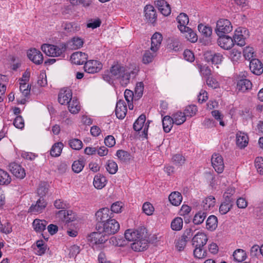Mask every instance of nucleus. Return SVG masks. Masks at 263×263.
I'll list each match as a JSON object with an SVG mask.
<instances>
[{
	"label": "nucleus",
	"instance_id": "f257e3e1",
	"mask_svg": "<svg viewBox=\"0 0 263 263\" xmlns=\"http://www.w3.org/2000/svg\"><path fill=\"white\" fill-rule=\"evenodd\" d=\"M110 73L113 78L119 80L120 83L123 86L129 83L131 73L134 74L133 71H129L125 67L119 64L111 66Z\"/></svg>",
	"mask_w": 263,
	"mask_h": 263
},
{
	"label": "nucleus",
	"instance_id": "f03ea898",
	"mask_svg": "<svg viewBox=\"0 0 263 263\" xmlns=\"http://www.w3.org/2000/svg\"><path fill=\"white\" fill-rule=\"evenodd\" d=\"M41 49L47 55L57 57L61 56L65 52L66 46L64 44L58 45L45 44L42 46Z\"/></svg>",
	"mask_w": 263,
	"mask_h": 263
},
{
	"label": "nucleus",
	"instance_id": "7ed1b4c3",
	"mask_svg": "<svg viewBox=\"0 0 263 263\" xmlns=\"http://www.w3.org/2000/svg\"><path fill=\"white\" fill-rule=\"evenodd\" d=\"M147 235L146 230L144 227H140L137 230H127L124 234L125 239L129 241H134L140 237L146 238Z\"/></svg>",
	"mask_w": 263,
	"mask_h": 263
},
{
	"label": "nucleus",
	"instance_id": "20e7f679",
	"mask_svg": "<svg viewBox=\"0 0 263 263\" xmlns=\"http://www.w3.org/2000/svg\"><path fill=\"white\" fill-rule=\"evenodd\" d=\"M232 30L231 23L227 19H220L216 24L215 32L218 36H223Z\"/></svg>",
	"mask_w": 263,
	"mask_h": 263
},
{
	"label": "nucleus",
	"instance_id": "39448f33",
	"mask_svg": "<svg viewBox=\"0 0 263 263\" xmlns=\"http://www.w3.org/2000/svg\"><path fill=\"white\" fill-rule=\"evenodd\" d=\"M96 219L98 222L97 227L100 230L102 224L111 219L112 213L110 212L108 208H103L98 210L96 213Z\"/></svg>",
	"mask_w": 263,
	"mask_h": 263
},
{
	"label": "nucleus",
	"instance_id": "423d86ee",
	"mask_svg": "<svg viewBox=\"0 0 263 263\" xmlns=\"http://www.w3.org/2000/svg\"><path fill=\"white\" fill-rule=\"evenodd\" d=\"M102 227L103 233L107 235L115 234L120 229V224L115 219H111L104 223L102 224Z\"/></svg>",
	"mask_w": 263,
	"mask_h": 263
},
{
	"label": "nucleus",
	"instance_id": "0eeeda50",
	"mask_svg": "<svg viewBox=\"0 0 263 263\" xmlns=\"http://www.w3.org/2000/svg\"><path fill=\"white\" fill-rule=\"evenodd\" d=\"M102 68V63L99 61L93 60L86 61L84 66V71L89 73H97Z\"/></svg>",
	"mask_w": 263,
	"mask_h": 263
},
{
	"label": "nucleus",
	"instance_id": "6e6552de",
	"mask_svg": "<svg viewBox=\"0 0 263 263\" xmlns=\"http://www.w3.org/2000/svg\"><path fill=\"white\" fill-rule=\"evenodd\" d=\"M9 170L16 178L23 179L26 176L25 171L21 165L15 162H11L9 164Z\"/></svg>",
	"mask_w": 263,
	"mask_h": 263
},
{
	"label": "nucleus",
	"instance_id": "1a4fd4ad",
	"mask_svg": "<svg viewBox=\"0 0 263 263\" xmlns=\"http://www.w3.org/2000/svg\"><path fill=\"white\" fill-rule=\"evenodd\" d=\"M148 235L146 238L140 237L138 239L134 241V242L131 244L132 249L135 251H143L146 249L148 247Z\"/></svg>",
	"mask_w": 263,
	"mask_h": 263
},
{
	"label": "nucleus",
	"instance_id": "9d476101",
	"mask_svg": "<svg viewBox=\"0 0 263 263\" xmlns=\"http://www.w3.org/2000/svg\"><path fill=\"white\" fill-rule=\"evenodd\" d=\"M212 164L215 170L218 173H221L224 169V163L222 157L218 154H214L211 158Z\"/></svg>",
	"mask_w": 263,
	"mask_h": 263
},
{
	"label": "nucleus",
	"instance_id": "9b49d317",
	"mask_svg": "<svg viewBox=\"0 0 263 263\" xmlns=\"http://www.w3.org/2000/svg\"><path fill=\"white\" fill-rule=\"evenodd\" d=\"M47 205L46 201L42 198H40L35 204H32L28 210V212L33 214L41 213L45 209Z\"/></svg>",
	"mask_w": 263,
	"mask_h": 263
},
{
	"label": "nucleus",
	"instance_id": "f8f14e48",
	"mask_svg": "<svg viewBox=\"0 0 263 263\" xmlns=\"http://www.w3.org/2000/svg\"><path fill=\"white\" fill-rule=\"evenodd\" d=\"M72 91L69 88L62 89L59 94L58 101L62 105L66 104L71 101L72 98Z\"/></svg>",
	"mask_w": 263,
	"mask_h": 263
},
{
	"label": "nucleus",
	"instance_id": "ddd939ff",
	"mask_svg": "<svg viewBox=\"0 0 263 263\" xmlns=\"http://www.w3.org/2000/svg\"><path fill=\"white\" fill-rule=\"evenodd\" d=\"M27 56L35 64L40 65L43 63V54L41 51L35 48L29 50L27 52Z\"/></svg>",
	"mask_w": 263,
	"mask_h": 263
},
{
	"label": "nucleus",
	"instance_id": "4468645a",
	"mask_svg": "<svg viewBox=\"0 0 263 263\" xmlns=\"http://www.w3.org/2000/svg\"><path fill=\"white\" fill-rule=\"evenodd\" d=\"M87 59L88 55L81 51L75 52L73 53L70 57L71 62L76 65L85 64Z\"/></svg>",
	"mask_w": 263,
	"mask_h": 263
},
{
	"label": "nucleus",
	"instance_id": "2eb2a0df",
	"mask_svg": "<svg viewBox=\"0 0 263 263\" xmlns=\"http://www.w3.org/2000/svg\"><path fill=\"white\" fill-rule=\"evenodd\" d=\"M208 240V237L204 233L198 232L192 238V245L194 247H203Z\"/></svg>",
	"mask_w": 263,
	"mask_h": 263
},
{
	"label": "nucleus",
	"instance_id": "dca6fc26",
	"mask_svg": "<svg viewBox=\"0 0 263 263\" xmlns=\"http://www.w3.org/2000/svg\"><path fill=\"white\" fill-rule=\"evenodd\" d=\"M127 112V107L125 102L122 100L118 101L116 104L115 113L118 119H123Z\"/></svg>",
	"mask_w": 263,
	"mask_h": 263
},
{
	"label": "nucleus",
	"instance_id": "f3484780",
	"mask_svg": "<svg viewBox=\"0 0 263 263\" xmlns=\"http://www.w3.org/2000/svg\"><path fill=\"white\" fill-rule=\"evenodd\" d=\"M145 16L147 21L154 24L157 20L156 11L154 7L151 5H146L144 8Z\"/></svg>",
	"mask_w": 263,
	"mask_h": 263
},
{
	"label": "nucleus",
	"instance_id": "a211bd4d",
	"mask_svg": "<svg viewBox=\"0 0 263 263\" xmlns=\"http://www.w3.org/2000/svg\"><path fill=\"white\" fill-rule=\"evenodd\" d=\"M219 37L218 43L221 48L228 50L231 49L234 45L233 39L231 37L225 35Z\"/></svg>",
	"mask_w": 263,
	"mask_h": 263
},
{
	"label": "nucleus",
	"instance_id": "6ab92c4d",
	"mask_svg": "<svg viewBox=\"0 0 263 263\" xmlns=\"http://www.w3.org/2000/svg\"><path fill=\"white\" fill-rule=\"evenodd\" d=\"M250 69L253 73L256 75H259L263 72L262 63L259 60L256 59L251 60L250 62Z\"/></svg>",
	"mask_w": 263,
	"mask_h": 263
},
{
	"label": "nucleus",
	"instance_id": "aec40b11",
	"mask_svg": "<svg viewBox=\"0 0 263 263\" xmlns=\"http://www.w3.org/2000/svg\"><path fill=\"white\" fill-rule=\"evenodd\" d=\"M160 12L164 16H168L171 12L170 5L164 0H158L156 2Z\"/></svg>",
	"mask_w": 263,
	"mask_h": 263
},
{
	"label": "nucleus",
	"instance_id": "412c9836",
	"mask_svg": "<svg viewBox=\"0 0 263 263\" xmlns=\"http://www.w3.org/2000/svg\"><path fill=\"white\" fill-rule=\"evenodd\" d=\"M162 41V36L160 33L156 32L154 33L151 37V51H157L160 47Z\"/></svg>",
	"mask_w": 263,
	"mask_h": 263
},
{
	"label": "nucleus",
	"instance_id": "4be33fe9",
	"mask_svg": "<svg viewBox=\"0 0 263 263\" xmlns=\"http://www.w3.org/2000/svg\"><path fill=\"white\" fill-rule=\"evenodd\" d=\"M204 55L207 62H211L212 64H220L222 59V55L220 53H217L213 54L210 51L206 52Z\"/></svg>",
	"mask_w": 263,
	"mask_h": 263
},
{
	"label": "nucleus",
	"instance_id": "5701e85b",
	"mask_svg": "<svg viewBox=\"0 0 263 263\" xmlns=\"http://www.w3.org/2000/svg\"><path fill=\"white\" fill-rule=\"evenodd\" d=\"M249 142L248 135L242 132H239L236 134V144L240 148L246 147Z\"/></svg>",
	"mask_w": 263,
	"mask_h": 263
},
{
	"label": "nucleus",
	"instance_id": "b1692460",
	"mask_svg": "<svg viewBox=\"0 0 263 263\" xmlns=\"http://www.w3.org/2000/svg\"><path fill=\"white\" fill-rule=\"evenodd\" d=\"M252 87V83L248 79H240L238 80L237 89L239 91L245 92L249 89H251Z\"/></svg>",
	"mask_w": 263,
	"mask_h": 263
},
{
	"label": "nucleus",
	"instance_id": "393cba45",
	"mask_svg": "<svg viewBox=\"0 0 263 263\" xmlns=\"http://www.w3.org/2000/svg\"><path fill=\"white\" fill-rule=\"evenodd\" d=\"M57 215L59 217L66 222L72 221L74 219V216L72 215L71 211L61 210L58 212Z\"/></svg>",
	"mask_w": 263,
	"mask_h": 263
},
{
	"label": "nucleus",
	"instance_id": "a878e982",
	"mask_svg": "<svg viewBox=\"0 0 263 263\" xmlns=\"http://www.w3.org/2000/svg\"><path fill=\"white\" fill-rule=\"evenodd\" d=\"M182 32H184L185 38L191 42L195 43L197 41V35L191 28L188 27H184Z\"/></svg>",
	"mask_w": 263,
	"mask_h": 263
},
{
	"label": "nucleus",
	"instance_id": "bb28decb",
	"mask_svg": "<svg viewBox=\"0 0 263 263\" xmlns=\"http://www.w3.org/2000/svg\"><path fill=\"white\" fill-rule=\"evenodd\" d=\"M66 105H68L69 111L73 114H76L80 110V105L78 100L73 98L71 101L68 102Z\"/></svg>",
	"mask_w": 263,
	"mask_h": 263
},
{
	"label": "nucleus",
	"instance_id": "cd10ccee",
	"mask_svg": "<svg viewBox=\"0 0 263 263\" xmlns=\"http://www.w3.org/2000/svg\"><path fill=\"white\" fill-rule=\"evenodd\" d=\"M107 235H105L104 233L101 232H93L91 235L92 241H93L96 244H101L105 242L107 238Z\"/></svg>",
	"mask_w": 263,
	"mask_h": 263
},
{
	"label": "nucleus",
	"instance_id": "c85d7f7f",
	"mask_svg": "<svg viewBox=\"0 0 263 263\" xmlns=\"http://www.w3.org/2000/svg\"><path fill=\"white\" fill-rule=\"evenodd\" d=\"M168 199L173 205L178 206L181 203L182 197L180 193L174 192L170 195Z\"/></svg>",
	"mask_w": 263,
	"mask_h": 263
},
{
	"label": "nucleus",
	"instance_id": "c756f323",
	"mask_svg": "<svg viewBox=\"0 0 263 263\" xmlns=\"http://www.w3.org/2000/svg\"><path fill=\"white\" fill-rule=\"evenodd\" d=\"M177 21L179 24L178 28L182 31L184 27H187L186 25L189 22L188 16L184 13H181L177 17Z\"/></svg>",
	"mask_w": 263,
	"mask_h": 263
},
{
	"label": "nucleus",
	"instance_id": "7c9ffc66",
	"mask_svg": "<svg viewBox=\"0 0 263 263\" xmlns=\"http://www.w3.org/2000/svg\"><path fill=\"white\" fill-rule=\"evenodd\" d=\"M116 156L120 161L125 163L129 162L132 158L129 153L123 149H119L117 152Z\"/></svg>",
	"mask_w": 263,
	"mask_h": 263
},
{
	"label": "nucleus",
	"instance_id": "2f4dec72",
	"mask_svg": "<svg viewBox=\"0 0 263 263\" xmlns=\"http://www.w3.org/2000/svg\"><path fill=\"white\" fill-rule=\"evenodd\" d=\"M47 224V222L46 220L39 219H35L32 223L33 228L37 232H42L45 230Z\"/></svg>",
	"mask_w": 263,
	"mask_h": 263
},
{
	"label": "nucleus",
	"instance_id": "473e14b6",
	"mask_svg": "<svg viewBox=\"0 0 263 263\" xmlns=\"http://www.w3.org/2000/svg\"><path fill=\"white\" fill-rule=\"evenodd\" d=\"M218 220L214 215L210 216L206 221V229L210 231H213L217 227Z\"/></svg>",
	"mask_w": 263,
	"mask_h": 263
},
{
	"label": "nucleus",
	"instance_id": "72a5a7b5",
	"mask_svg": "<svg viewBox=\"0 0 263 263\" xmlns=\"http://www.w3.org/2000/svg\"><path fill=\"white\" fill-rule=\"evenodd\" d=\"M174 124L172 117L168 116H165L162 120V124L164 131L165 133H168L171 130L173 125Z\"/></svg>",
	"mask_w": 263,
	"mask_h": 263
},
{
	"label": "nucleus",
	"instance_id": "f704fd0d",
	"mask_svg": "<svg viewBox=\"0 0 263 263\" xmlns=\"http://www.w3.org/2000/svg\"><path fill=\"white\" fill-rule=\"evenodd\" d=\"M106 178L101 174L97 175L93 179L94 186L98 189H102L105 185Z\"/></svg>",
	"mask_w": 263,
	"mask_h": 263
},
{
	"label": "nucleus",
	"instance_id": "c9c22d12",
	"mask_svg": "<svg viewBox=\"0 0 263 263\" xmlns=\"http://www.w3.org/2000/svg\"><path fill=\"white\" fill-rule=\"evenodd\" d=\"M49 184L46 182H42L40 183L36 191L37 194L40 198H44L48 192Z\"/></svg>",
	"mask_w": 263,
	"mask_h": 263
},
{
	"label": "nucleus",
	"instance_id": "e433bc0d",
	"mask_svg": "<svg viewBox=\"0 0 263 263\" xmlns=\"http://www.w3.org/2000/svg\"><path fill=\"white\" fill-rule=\"evenodd\" d=\"M172 119L174 124L181 125L186 121L185 116L181 111H177L172 115Z\"/></svg>",
	"mask_w": 263,
	"mask_h": 263
},
{
	"label": "nucleus",
	"instance_id": "4c0bfd02",
	"mask_svg": "<svg viewBox=\"0 0 263 263\" xmlns=\"http://www.w3.org/2000/svg\"><path fill=\"white\" fill-rule=\"evenodd\" d=\"M146 120V116L144 114L141 115L136 120L133 125V128L136 131H140L144 126Z\"/></svg>",
	"mask_w": 263,
	"mask_h": 263
},
{
	"label": "nucleus",
	"instance_id": "58836bf2",
	"mask_svg": "<svg viewBox=\"0 0 263 263\" xmlns=\"http://www.w3.org/2000/svg\"><path fill=\"white\" fill-rule=\"evenodd\" d=\"M8 80L6 76L0 74V102L3 101L4 95L6 90V83Z\"/></svg>",
	"mask_w": 263,
	"mask_h": 263
},
{
	"label": "nucleus",
	"instance_id": "ea45409f",
	"mask_svg": "<svg viewBox=\"0 0 263 263\" xmlns=\"http://www.w3.org/2000/svg\"><path fill=\"white\" fill-rule=\"evenodd\" d=\"M197 67L202 77L207 79L208 77H210L212 76V70L211 67L209 66L206 65L198 64Z\"/></svg>",
	"mask_w": 263,
	"mask_h": 263
},
{
	"label": "nucleus",
	"instance_id": "a19ab883",
	"mask_svg": "<svg viewBox=\"0 0 263 263\" xmlns=\"http://www.w3.org/2000/svg\"><path fill=\"white\" fill-rule=\"evenodd\" d=\"M157 51L151 52L149 50H146L143 54L142 61L144 64H147L152 62L154 57L156 55Z\"/></svg>",
	"mask_w": 263,
	"mask_h": 263
},
{
	"label": "nucleus",
	"instance_id": "79ce46f5",
	"mask_svg": "<svg viewBox=\"0 0 263 263\" xmlns=\"http://www.w3.org/2000/svg\"><path fill=\"white\" fill-rule=\"evenodd\" d=\"M234 258L235 260L241 262L246 259L247 257L246 253L242 249H237L233 254Z\"/></svg>",
	"mask_w": 263,
	"mask_h": 263
},
{
	"label": "nucleus",
	"instance_id": "37998d69",
	"mask_svg": "<svg viewBox=\"0 0 263 263\" xmlns=\"http://www.w3.org/2000/svg\"><path fill=\"white\" fill-rule=\"evenodd\" d=\"M203 206L204 210H208L215 205V199L213 196H210L203 200Z\"/></svg>",
	"mask_w": 263,
	"mask_h": 263
},
{
	"label": "nucleus",
	"instance_id": "c03bdc74",
	"mask_svg": "<svg viewBox=\"0 0 263 263\" xmlns=\"http://www.w3.org/2000/svg\"><path fill=\"white\" fill-rule=\"evenodd\" d=\"M11 180L8 173L0 168V184H8Z\"/></svg>",
	"mask_w": 263,
	"mask_h": 263
},
{
	"label": "nucleus",
	"instance_id": "a18cd8bd",
	"mask_svg": "<svg viewBox=\"0 0 263 263\" xmlns=\"http://www.w3.org/2000/svg\"><path fill=\"white\" fill-rule=\"evenodd\" d=\"M199 31L205 37H209L212 33L211 27L200 24L198 26Z\"/></svg>",
	"mask_w": 263,
	"mask_h": 263
},
{
	"label": "nucleus",
	"instance_id": "49530a36",
	"mask_svg": "<svg viewBox=\"0 0 263 263\" xmlns=\"http://www.w3.org/2000/svg\"><path fill=\"white\" fill-rule=\"evenodd\" d=\"M183 227V220L181 217H176L171 222V228L174 231H180Z\"/></svg>",
	"mask_w": 263,
	"mask_h": 263
},
{
	"label": "nucleus",
	"instance_id": "de8ad7c7",
	"mask_svg": "<svg viewBox=\"0 0 263 263\" xmlns=\"http://www.w3.org/2000/svg\"><path fill=\"white\" fill-rule=\"evenodd\" d=\"M197 111V106L194 105H191L186 107L183 113L185 116V117H192L196 115Z\"/></svg>",
	"mask_w": 263,
	"mask_h": 263
},
{
	"label": "nucleus",
	"instance_id": "09e8293b",
	"mask_svg": "<svg viewBox=\"0 0 263 263\" xmlns=\"http://www.w3.org/2000/svg\"><path fill=\"white\" fill-rule=\"evenodd\" d=\"M84 166V161L83 160H79L73 162L72 165L73 171L76 173H79L82 171Z\"/></svg>",
	"mask_w": 263,
	"mask_h": 263
},
{
	"label": "nucleus",
	"instance_id": "8fccbe9b",
	"mask_svg": "<svg viewBox=\"0 0 263 263\" xmlns=\"http://www.w3.org/2000/svg\"><path fill=\"white\" fill-rule=\"evenodd\" d=\"M243 56L246 60L251 61V59H253L254 57V50L253 47L250 46L246 47L243 51Z\"/></svg>",
	"mask_w": 263,
	"mask_h": 263
},
{
	"label": "nucleus",
	"instance_id": "3c124183",
	"mask_svg": "<svg viewBox=\"0 0 263 263\" xmlns=\"http://www.w3.org/2000/svg\"><path fill=\"white\" fill-rule=\"evenodd\" d=\"M206 216V213L204 212L200 211L194 216L193 222L195 224H199L203 222Z\"/></svg>",
	"mask_w": 263,
	"mask_h": 263
},
{
	"label": "nucleus",
	"instance_id": "603ef678",
	"mask_svg": "<svg viewBox=\"0 0 263 263\" xmlns=\"http://www.w3.org/2000/svg\"><path fill=\"white\" fill-rule=\"evenodd\" d=\"M107 171L111 174H115L118 171L117 163L112 160H108L106 166Z\"/></svg>",
	"mask_w": 263,
	"mask_h": 263
},
{
	"label": "nucleus",
	"instance_id": "864d4df0",
	"mask_svg": "<svg viewBox=\"0 0 263 263\" xmlns=\"http://www.w3.org/2000/svg\"><path fill=\"white\" fill-rule=\"evenodd\" d=\"M195 248L194 250V255L195 257L201 259L204 258L206 255V253L203 249V247H194Z\"/></svg>",
	"mask_w": 263,
	"mask_h": 263
},
{
	"label": "nucleus",
	"instance_id": "5fc2aeb1",
	"mask_svg": "<svg viewBox=\"0 0 263 263\" xmlns=\"http://www.w3.org/2000/svg\"><path fill=\"white\" fill-rule=\"evenodd\" d=\"M185 161L184 157L181 154H176L172 157L173 162L177 165H182L184 163Z\"/></svg>",
	"mask_w": 263,
	"mask_h": 263
},
{
	"label": "nucleus",
	"instance_id": "6e6d98bb",
	"mask_svg": "<svg viewBox=\"0 0 263 263\" xmlns=\"http://www.w3.org/2000/svg\"><path fill=\"white\" fill-rule=\"evenodd\" d=\"M143 83L142 82L137 83L135 89V97H137L138 99L141 98L143 95Z\"/></svg>",
	"mask_w": 263,
	"mask_h": 263
},
{
	"label": "nucleus",
	"instance_id": "4d7b16f0",
	"mask_svg": "<svg viewBox=\"0 0 263 263\" xmlns=\"http://www.w3.org/2000/svg\"><path fill=\"white\" fill-rule=\"evenodd\" d=\"M206 83L208 86L212 88H217L219 87V84L217 80L212 76L206 79Z\"/></svg>",
	"mask_w": 263,
	"mask_h": 263
},
{
	"label": "nucleus",
	"instance_id": "13d9d810",
	"mask_svg": "<svg viewBox=\"0 0 263 263\" xmlns=\"http://www.w3.org/2000/svg\"><path fill=\"white\" fill-rule=\"evenodd\" d=\"M142 210L147 215H152L154 211V208L149 202H145L143 205Z\"/></svg>",
	"mask_w": 263,
	"mask_h": 263
},
{
	"label": "nucleus",
	"instance_id": "bf43d9fd",
	"mask_svg": "<svg viewBox=\"0 0 263 263\" xmlns=\"http://www.w3.org/2000/svg\"><path fill=\"white\" fill-rule=\"evenodd\" d=\"M246 37L240 35L239 34H235L233 36L234 43L240 46H243L246 44L245 39Z\"/></svg>",
	"mask_w": 263,
	"mask_h": 263
},
{
	"label": "nucleus",
	"instance_id": "052dcab7",
	"mask_svg": "<svg viewBox=\"0 0 263 263\" xmlns=\"http://www.w3.org/2000/svg\"><path fill=\"white\" fill-rule=\"evenodd\" d=\"M255 166L258 172L260 175L263 174V158L262 157H257L255 160Z\"/></svg>",
	"mask_w": 263,
	"mask_h": 263
},
{
	"label": "nucleus",
	"instance_id": "680f3d73",
	"mask_svg": "<svg viewBox=\"0 0 263 263\" xmlns=\"http://www.w3.org/2000/svg\"><path fill=\"white\" fill-rule=\"evenodd\" d=\"M20 89L24 96L30 93V86L26 82H20Z\"/></svg>",
	"mask_w": 263,
	"mask_h": 263
},
{
	"label": "nucleus",
	"instance_id": "e2e57ef3",
	"mask_svg": "<svg viewBox=\"0 0 263 263\" xmlns=\"http://www.w3.org/2000/svg\"><path fill=\"white\" fill-rule=\"evenodd\" d=\"M71 43L72 44V48L74 49L81 48L84 44L83 40L79 37H73Z\"/></svg>",
	"mask_w": 263,
	"mask_h": 263
},
{
	"label": "nucleus",
	"instance_id": "0e129e2a",
	"mask_svg": "<svg viewBox=\"0 0 263 263\" xmlns=\"http://www.w3.org/2000/svg\"><path fill=\"white\" fill-rule=\"evenodd\" d=\"M123 204L121 202H116L114 203L111 206V211L112 213H119L122 211Z\"/></svg>",
	"mask_w": 263,
	"mask_h": 263
},
{
	"label": "nucleus",
	"instance_id": "69168bd1",
	"mask_svg": "<svg viewBox=\"0 0 263 263\" xmlns=\"http://www.w3.org/2000/svg\"><path fill=\"white\" fill-rule=\"evenodd\" d=\"M82 142L78 139H73L69 141L70 148H82Z\"/></svg>",
	"mask_w": 263,
	"mask_h": 263
},
{
	"label": "nucleus",
	"instance_id": "338daca9",
	"mask_svg": "<svg viewBox=\"0 0 263 263\" xmlns=\"http://www.w3.org/2000/svg\"><path fill=\"white\" fill-rule=\"evenodd\" d=\"M13 125L17 128L22 129L24 127V122L22 116H18L15 118Z\"/></svg>",
	"mask_w": 263,
	"mask_h": 263
},
{
	"label": "nucleus",
	"instance_id": "774afa93",
	"mask_svg": "<svg viewBox=\"0 0 263 263\" xmlns=\"http://www.w3.org/2000/svg\"><path fill=\"white\" fill-rule=\"evenodd\" d=\"M64 29L67 31L74 32L78 30L79 27L74 23H69L65 25Z\"/></svg>",
	"mask_w": 263,
	"mask_h": 263
}]
</instances>
